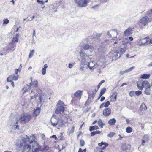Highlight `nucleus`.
Segmentation results:
<instances>
[{
  "label": "nucleus",
  "instance_id": "f257e3e1",
  "mask_svg": "<svg viewBox=\"0 0 152 152\" xmlns=\"http://www.w3.org/2000/svg\"><path fill=\"white\" fill-rule=\"evenodd\" d=\"M110 104V102L107 101L105 103H103L100 106L99 108L100 109L103 108L104 107L106 108L104 109L102 111V114L104 116H108L111 113V109L110 108H107Z\"/></svg>",
  "mask_w": 152,
  "mask_h": 152
},
{
  "label": "nucleus",
  "instance_id": "f03ea898",
  "mask_svg": "<svg viewBox=\"0 0 152 152\" xmlns=\"http://www.w3.org/2000/svg\"><path fill=\"white\" fill-rule=\"evenodd\" d=\"M31 147L28 144H25L24 145L22 142L18 144L17 146L16 149L18 151H21L22 152H29L31 151Z\"/></svg>",
  "mask_w": 152,
  "mask_h": 152
},
{
  "label": "nucleus",
  "instance_id": "7ed1b4c3",
  "mask_svg": "<svg viewBox=\"0 0 152 152\" xmlns=\"http://www.w3.org/2000/svg\"><path fill=\"white\" fill-rule=\"evenodd\" d=\"M137 86L139 90H142L143 88L151 87L149 83L147 80H139L136 82Z\"/></svg>",
  "mask_w": 152,
  "mask_h": 152
},
{
  "label": "nucleus",
  "instance_id": "20e7f679",
  "mask_svg": "<svg viewBox=\"0 0 152 152\" xmlns=\"http://www.w3.org/2000/svg\"><path fill=\"white\" fill-rule=\"evenodd\" d=\"M65 105L61 100L59 101L57 104V108L55 111V113L56 114H59L61 113H63L65 110Z\"/></svg>",
  "mask_w": 152,
  "mask_h": 152
},
{
  "label": "nucleus",
  "instance_id": "39448f33",
  "mask_svg": "<svg viewBox=\"0 0 152 152\" xmlns=\"http://www.w3.org/2000/svg\"><path fill=\"white\" fill-rule=\"evenodd\" d=\"M31 115L28 113H23L19 118L20 123L23 124L28 123L31 120Z\"/></svg>",
  "mask_w": 152,
  "mask_h": 152
},
{
  "label": "nucleus",
  "instance_id": "423d86ee",
  "mask_svg": "<svg viewBox=\"0 0 152 152\" xmlns=\"http://www.w3.org/2000/svg\"><path fill=\"white\" fill-rule=\"evenodd\" d=\"M98 145L102 148H100L99 147L96 148L94 150V152H104L102 150L105 149L106 147L108 146V144L106 142H101L99 143Z\"/></svg>",
  "mask_w": 152,
  "mask_h": 152
},
{
  "label": "nucleus",
  "instance_id": "0eeeda50",
  "mask_svg": "<svg viewBox=\"0 0 152 152\" xmlns=\"http://www.w3.org/2000/svg\"><path fill=\"white\" fill-rule=\"evenodd\" d=\"M41 150L42 148L40 145L37 141H35L32 145L33 152H38L41 151Z\"/></svg>",
  "mask_w": 152,
  "mask_h": 152
},
{
  "label": "nucleus",
  "instance_id": "6e6552de",
  "mask_svg": "<svg viewBox=\"0 0 152 152\" xmlns=\"http://www.w3.org/2000/svg\"><path fill=\"white\" fill-rule=\"evenodd\" d=\"M76 3L78 5V7H85L88 4L87 0H75Z\"/></svg>",
  "mask_w": 152,
  "mask_h": 152
},
{
  "label": "nucleus",
  "instance_id": "1a4fd4ad",
  "mask_svg": "<svg viewBox=\"0 0 152 152\" xmlns=\"http://www.w3.org/2000/svg\"><path fill=\"white\" fill-rule=\"evenodd\" d=\"M150 21L149 18L147 16L142 17L139 21L140 23L144 26L147 25Z\"/></svg>",
  "mask_w": 152,
  "mask_h": 152
},
{
  "label": "nucleus",
  "instance_id": "9d476101",
  "mask_svg": "<svg viewBox=\"0 0 152 152\" xmlns=\"http://www.w3.org/2000/svg\"><path fill=\"white\" fill-rule=\"evenodd\" d=\"M141 43L140 45H144L145 44H152V38L150 39L149 37H146L145 39L141 40Z\"/></svg>",
  "mask_w": 152,
  "mask_h": 152
},
{
  "label": "nucleus",
  "instance_id": "9b49d317",
  "mask_svg": "<svg viewBox=\"0 0 152 152\" xmlns=\"http://www.w3.org/2000/svg\"><path fill=\"white\" fill-rule=\"evenodd\" d=\"M26 139L27 141H28L30 144L34 142L36 139V137L35 134H32L30 136H28L27 135L26 136Z\"/></svg>",
  "mask_w": 152,
  "mask_h": 152
},
{
  "label": "nucleus",
  "instance_id": "f8f14e48",
  "mask_svg": "<svg viewBox=\"0 0 152 152\" xmlns=\"http://www.w3.org/2000/svg\"><path fill=\"white\" fill-rule=\"evenodd\" d=\"M82 95L83 91L80 90H77L74 94V96L79 100L80 99Z\"/></svg>",
  "mask_w": 152,
  "mask_h": 152
},
{
  "label": "nucleus",
  "instance_id": "ddd939ff",
  "mask_svg": "<svg viewBox=\"0 0 152 152\" xmlns=\"http://www.w3.org/2000/svg\"><path fill=\"white\" fill-rule=\"evenodd\" d=\"M19 77L18 75H15L12 74L9 76L7 79V81L8 82L11 81V80H17Z\"/></svg>",
  "mask_w": 152,
  "mask_h": 152
},
{
  "label": "nucleus",
  "instance_id": "4468645a",
  "mask_svg": "<svg viewBox=\"0 0 152 152\" xmlns=\"http://www.w3.org/2000/svg\"><path fill=\"white\" fill-rule=\"evenodd\" d=\"M149 139V137L148 134L144 135L141 140V145L143 146H144L145 142H148Z\"/></svg>",
  "mask_w": 152,
  "mask_h": 152
},
{
  "label": "nucleus",
  "instance_id": "2eb2a0df",
  "mask_svg": "<svg viewBox=\"0 0 152 152\" xmlns=\"http://www.w3.org/2000/svg\"><path fill=\"white\" fill-rule=\"evenodd\" d=\"M130 148L131 145L129 144L126 143L122 144L121 147V149L123 151H125L129 150Z\"/></svg>",
  "mask_w": 152,
  "mask_h": 152
},
{
  "label": "nucleus",
  "instance_id": "dca6fc26",
  "mask_svg": "<svg viewBox=\"0 0 152 152\" xmlns=\"http://www.w3.org/2000/svg\"><path fill=\"white\" fill-rule=\"evenodd\" d=\"M118 95V93L116 92H114L110 96V102H114L116 101L117 97Z\"/></svg>",
  "mask_w": 152,
  "mask_h": 152
},
{
  "label": "nucleus",
  "instance_id": "f3484780",
  "mask_svg": "<svg viewBox=\"0 0 152 152\" xmlns=\"http://www.w3.org/2000/svg\"><path fill=\"white\" fill-rule=\"evenodd\" d=\"M41 108H37L34 109L33 114V116L34 117V119H36V117L38 116L40 112Z\"/></svg>",
  "mask_w": 152,
  "mask_h": 152
},
{
  "label": "nucleus",
  "instance_id": "a211bd4d",
  "mask_svg": "<svg viewBox=\"0 0 152 152\" xmlns=\"http://www.w3.org/2000/svg\"><path fill=\"white\" fill-rule=\"evenodd\" d=\"M147 109V107L144 103H142L139 107V110L141 111H146Z\"/></svg>",
  "mask_w": 152,
  "mask_h": 152
},
{
  "label": "nucleus",
  "instance_id": "6ab92c4d",
  "mask_svg": "<svg viewBox=\"0 0 152 152\" xmlns=\"http://www.w3.org/2000/svg\"><path fill=\"white\" fill-rule=\"evenodd\" d=\"M31 82L30 83V87L32 86H33L35 87H37L38 85V82L37 80H34V81H32V78H31Z\"/></svg>",
  "mask_w": 152,
  "mask_h": 152
},
{
  "label": "nucleus",
  "instance_id": "aec40b11",
  "mask_svg": "<svg viewBox=\"0 0 152 152\" xmlns=\"http://www.w3.org/2000/svg\"><path fill=\"white\" fill-rule=\"evenodd\" d=\"M15 45L12 42L9 44L8 49L10 50L13 51L15 50Z\"/></svg>",
  "mask_w": 152,
  "mask_h": 152
},
{
  "label": "nucleus",
  "instance_id": "412c9836",
  "mask_svg": "<svg viewBox=\"0 0 152 152\" xmlns=\"http://www.w3.org/2000/svg\"><path fill=\"white\" fill-rule=\"evenodd\" d=\"M151 76L150 74H143L140 76V78L142 79H149Z\"/></svg>",
  "mask_w": 152,
  "mask_h": 152
},
{
  "label": "nucleus",
  "instance_id": "4be33fe9",
  "mask_svg": "<svg viewBox=\"0 0 152 152\" xmlns=\"http://www.w3.org/2000/svg\"><path fill=\"white\" fill-rule=\"evenodd\" d=\"M57 125H58L59 127V128H58V129H59L60 127H62L64 125V121L62 120H58Z\"/></svg>",
  "mask_w": 152,
  "mask_h": 152
},
{
  "label": "nucleus",
  "instance_id": "5701e85b",
  "mask_svg": "<svg viewBox=\"0 0 152 152\" xmlns=\"http://www.w3.org/2000/svg\"><path fill=\"white\" fill-rule=\"evenodd\" d=\"M19 34H17L15 37H14L12 39V42H17L19 40Z\"/></svg>",
  "mask_w": 152,
  "mask_h": 152
},
{
  "label": "nucleus",
  "instance_id": "b1692460",
  "mask_svg": "<svg viewBox=\"0 0 152 152\" xmlns=\"http://www.w3.org/2000/svg\"><path fill=\"white\" fill-rule=\"evenodd\" d=\"M116 122V120L115 118L110 119L108 121V124L110 126L114 125Z\"/></svg>",
  "mask_w": 152,
  "mask_h": 152
},
{
  "label": "nucleus",
  "instance_id": "393cba45",
  "mask_svg": "<svg viewBox=\"0 0 152 152\" xmlns=\"http://www.w3.org/2000/svg\"><path fill=\"white\" fill-rule=\"evenodd\" d=\"M130 28H128L124 31V34L126 35H130L132 34Z\"/></svg>",
  "mask_w": 152,
  "mask_h": 152
},
{
  "label": "nucleus",
  "instance_id": "a878e982",
  "mask_svg": "<svg viewBox=\"0 0 152 152\" xmlns=\"http://www.w3.org/2000/svg\"><path fill=\"white\" fill-rule=\"evenodd\" d=\"M98 124L99 126L101 128H103L104 126L105 125L104 123H103L102 120L100 119L99 120Z\"/></svg>",
  "mask_w": 152,
  "mask_h": 152
},
{
  "label": "nucleus",
  "instance_id": "bb28decb",
  "mask_svg": "<svg viewBox=\"0 0 152 152\" xmlns=\"http://www.w3.org/2000/svg\"><path fill=\"white\" fill-rule=\"evenodd\" d=\"M106 89L105 88H103L101 90L98 99H99L101 96L105 93Z\"/></svg>",
  "mask_w": 152,
  "mask_h": 152
},
{
  "label": "nucleus",
  "instance_id": "cd10ccee",
  "mask_svg": "<svg viewBox=\"0 0 152 152\" xmlns=\"http://www.w3.org/2000/svg\"><path fill=\"white\" fill-rule=\"evenodd\" d=\"M58 120L56 118H54L53 121H51V125L54 127L56 126L57 125Z\"/></svg>",
  "mask_w": 152,
  "mask_h": 152
},
{
  "label": "nucleus",
  "instance_id": "c85d7f7f",
  "mask_svg": "<svg viewBox=\"0 0 152 152\" xmlns=\"http://www.w3.org/2000/svg\"><path fill=\"white\" fill-rule=\"evenodd\" d=\"M151 87H147L145 88V90L144 93L145 94L147 95H149L150 94V91H151L150 88Z\"/></svg>",
  "mask_w": 152,
  "mask_h": 152
},
{
  "label": "nucleus",
  "instance_id": "c756f323",
  "mask_svg": "<svg viewBox=\"0 0 152 152\" xmlns=\"http://www.w3.org/2000/svg\"><path fill=\"white\" fill-rule=\"evenodd\" d=\"M83 49L85 50L89 49H92L93 48L92 46L89 45L88 44H86L84 45L83 46Z\"/></svg>",
  "mask_w": 152,
  "mask_h": 152
},
{
  "label": "nucleus",
  "instance_id": "7c9ffc66",
  "mask_svg": "<svg viewBox=\"0 0 152 152\" xmlns=\"http://www.w3.org/2000/svg\"><path fill=\"white\" fill-rule=\"evenodd\" d=\"M99 129V127L96 125L90 126L89 127V130L91 132Z\"/></svg>",
  "mask_w": 152,
  "mask_h": 152
},
{
  "label": "nucleus",
  "instance_id": "2f4dec72",
  "mask_svg": "<svg viewBox=\"0 0 152 152\" xmlns=\"http://www.w3.org/2000/svg\"><path fill=\"white\" fill-rule=\"evenodd\" d=\"M48 67L47 64H45L43 66V67L42 69V74L43 75H45L46 73V68Z\"/></svg>",
  "mask_w": 152,
  "mask_h": 152
},
{
  "label": "nucleus",
  "instance_id": "473e14b6",
  "mask_svg": "<svg viewBox=\"0 0 152 152\" xmlns=\"http://www.w3.org/2000/svg\"><path fill=\"white\" fill-rule=\"evenodd\" d=\"M132 130V129L131 127L129 126L127 127L126 129V132L128 133L131 132Z\"/></svg>",
  "mask_w": 152,
  "mask_h": 152
},
{
  "label": "nucleus",
  "instance_id": "72a5a7b5",
  "mask_svg": "<svg viewBox=\"0 0 152 152\" xmlns=\"http://www.w3.org/2000/svg\"><path fill=\"white\" fill-rule=\"evenodd\" d=\"M34 53V50H31V51H30L29 55V58H31L33 56Z\"/></svg>",
  "mask_w": 152,
  "mask_h": 152
},
{
  "label": "nucleus",
  "instance_id": "f704fd0d",
  "mask_svg": "<svg viewBox=\"0 0 152 152\" xmlns=\"http://www.w3.org/2000/svg\"><path fill=\"white\" fill-rule=\"evenodd\" d=\"M135 93L136 95L138 96L142 94V92L138 90L136 91Z\"/></svg>",
  "mask_w": 152,
  "mask_h": 152
},
{
  "label": "nucleus",
  "instance_id": "c9c22d12",
  "mask_svg": "<svg viewBox=\"0 0 152 152\" xmlns=\"http://www.w3.org/2000/svg\"><path fill=\"white\" fill-rule=\"evenodd\" d=\"M20 68V69H19H19H16L15 70V74L16 75H17L18 73V72L19 71L20 72V70H21V68L22 67V66H21V65L20 64V67H19Z\"/></svg>",
  "mask_w": 152,
  "mask_h": 152
},
{
  "label": "nucleus",
  "instance_id": "e433bc0d",
  "mask_svg": "<svg viewBox=\"0 0 152 152\" xmlns=\"http://www.w3.org/2000/svg\"><path fill=\"white\" fill-rule=\"evenodd\" d=\"M80 143L81 146H83L85 144V141L83 140H80Z\"/></svg>",
  "mask_w": 152,
  "mask_h": 152
},
{
  "label": "nucleus",
  "instance_id": "4c0bfd02",
  "mask_svg": "<svg viewBox=\"0 0 152 152\" xmlns=\"http://www.w3.org/2000/svg\"><path fill=\"white\" fill-rule=\"evenodd\" d=\"M115 134V133L111 132L108 134L107 136L109 137H113Z\"/></svg>",
  "mask_w": 152,
  "mask_h": 152
},
{
  "label": "nucleus",
  "instance_id": "58836bf2",
  "mask_svg": "<svg viewBox=\"0 0 152 152\" xmlns=\"http://www.w3.org/2000/svg\"><path fill=\"white\" fill-rule=\"evenodd\" d=\"M9 23V20L7 19H4L3 20V24H7Z\"/></svg>",
  "mask_w": 152,
  "mask_h": 152
},
{
  "label": "nucleus",
  "instance_id": "ea45409f",
  "mask_svg": "<svg viewBox=\"0 0 152 152\" xmlns=\"http://www.w3.org/2000/svg\"><path fill=\"white\" fill-rule=\"evenodd\" d=\"M135 92L133 91H130L129 94V96L131 97H132L134 96Z\"/></svg>",
  "mask_w": 152,
  "mask_h": 152
},
{
  "label": "nucleus",
  "instance_id": "a19ab883",
  "mask_svg": "<svg viewBox=\"0 0 152 152\" xmlns=\"http://www.w3.org/2000/svg\"><path fill=\"white\" fill-rule=\"evenodd\" d=\"M71 102L72 103H75L77 102V99H75V98H73L71 100Z\"/></svg>",
  "mask_w": 152,
  "mask_h": 152
},
{
  "label": "nucleus",
  "instance_id": "79ce46f5",
  "mask_svg": "<svg viewBox=\"0 0 152 152\" xmlns=\"http://www.w3.org/2000/svg\"><path fill=\"white\" fill-rule=\"evenodd\" d=\"M37 1L38 3L41 4H44V2L43 1H41V0H37Z\"/></svg>",
  "mask_w": 152,
  "mask_h": 152
},
{
  "label": "nucleus",
  "instance_id": "37998d69",
  "mask_svg": "<svg viewBox=\"0 0 152 152\" xmlns=\"http://www.w3.org/2000/svg\"><path fill=\"white\" fill-rule=\"evenodd\" d=\"M39 100L40 102L41 103L43 100V97L42 95H40L39 96Z\"/></svg>",
  "mask_w": 152,
  "mask_h": 152
},
{
  "label": "nucleus",
  "instance_id": "c03bdc74",
  "mask_svg": "<svg viewBox=\"0 0 152 152\" xmlns=\"http://www.w3.org/2000/svg\"><path fill=\"white\" fill-rule=\"evenodd\" d=\"M49 147L47 145V146H45L43 149L44 150H48L49 149Z\"/></svg>",
  "mask_w": 152,
  "mask_h": 152
},
{
  "label": "nucleus",
  "instance_id": "a18cd8bd",
  "mask_svg": "<svg viewBox=\"0 0 152 152\" xmlns=\"http://www.w3.org/2000/svg\"><path fill=\"white\" fill-rule=\"evenodd\" d=\"M90 62L88 63V66L89 67V69H94V67L93 66L91 67V66H90Z\"/></svg>",
  "mask_w": 152,
  "mask_h": 152
},
{
  "label": "nucleus",
  "instance_id": "49530a36",
  "mask_svg": "<svg viewBox=\"0 0 152 152\" xmlns=\"http://www.w3.org/2000/svg\"><path fill=\"white\" fill-rule=\"evenodd\" d=\"M111 32H112V34H113V33H115L116 34V35H117V33L116 32V31L115 30H112L111 31Z\"/></svg>",
  "mask_w": 152,
  "mask_h": 152
},
{
  "label": "nucleus",
  "instance_id": "de8ad7c7",
  "mask_svg": "<svg viewBox=\"0 0 152 152\" xmlns=\"http://www.w3.org/2000/svg\"><path fill=\"white\" fill-rule=\"evenodd\" d=\"M135 68V67L134 66H132V67H130V68H129L128 69V71H131L134 68Z\"/></svg>",
  "mask_w": 152,
  "mask_h": 152
},
{
  "label": "nucleus",
  "instance_id": "09e8293b",
  "mask_svg": "<svg viewBox=\"0 0 152 152\" xmlns=\"http://www.w3.org/2000/svg\"><path fill=\"white\" fill-rule=\"evenodd\" d=\"M91 135L92 136H94L96 135L95 132V131L92 132L91 133Z\"/></svg>",
  "mask_w": 152,
  "mask_h": 152
},
{
  "label": "nucleus",
  "instance_id": "8fccbe9b",
  "mask_svg": "<svg viewBox=\"0 0 152 152\" xmlns=\"http://www.w3.org/2000/svg\"><path fill=\"white\" fill-rule=\"evenodd\" d=\"M96 134H99L101 133V132L100 131L98 130L95 131Z\"/></svg>",
  "mask_w": 152,
  "mask_h": 152
},
{
  "label": "nucleus",
  "instance_id": "3c124183",
  "mask_svg": "<svg viewBox=\"0 0 152 152\" xmlns=\"http://www.w3.org/2000/svg\"><path fill=\"white\" fill-rule=\"evenodd\" d=\"M105 97L104 96L102 97L100 99V101L101 102L103 101L105 99Z\"/></svg>",
  "mask_w": 152,
  "mask_h": 152
},
{
  "label": "nucleus",
  "instance_id": "603ef678",
  "mask_svg": "<svg viewBox=\"0 0 152 152\" xmlns=\"http://www.w3.org/2000/svg\"><path fill=\"white\" fill-rule=\"evenodd\" d=\"M108 36L110 37L114 38V37H116V36H115V37L113 36L110 34H109V33H108Z\"/></svg>",
  "mask_w": 152,
  "mask_h": 152
},
{
  "label": "nucleus",
  "instance_id": "864d4df0",
  "mask_svg": "<svg viewBox=\"0 0 152 152\" xmlns=\"http://www.w3.org/2000/svg\"><path fill=\"white\" fill-rule=\"evenodd\" d=\"M73 66V65L71 64H69V68H72V67Z\"/></svg>",
  "mask_w": 152,
  "mask_h": 152
},
{
  "label": "nucleus",
  "instance_id": "5fc2aeb1",
  "mask_svg": "<svg viewBox=\"0 0 152 152\" xmlns=\"http://www.w3.org/2000/svg\"><path fill=\"white\" fill-rule=\"evenodd\" d=\"M151 13H152V10H149L147 12V14L149 15V14H150Z\"/></svg>",
  "mask_w": 152,
  "mask_h": 152
},
{
  "label": "nucleus",
  "instance_id": "6e6d98bb",
  "mask_svg": "<svg viewBox=\"0 0 152 152\" xmlns=\"http://www.w3.org/2000/svg\"><path fill=\"white\" fill-rule=\"evenodd\" d=\"M10 82L11 83V85L13 87L14 86V84L13 82L12 81V80H11V81H10Z\"/></svg>",
  "mask_w": 152,
  "mask_h": 152
},
{
  "label": "nucleus",
  "instance_id": "4d7b16f0",
  "mask_svg": "<svg viewBox=\"0 0 152 152\" xmlns=\"http://www.w3.org/2000/svg\"><path fill=\"white\" fill-rule=\"evenodd\" d=\"M105 81L104 80H102L99 83L101 85Z\"/></svg>",
  "mask_w": 152,
  "mask_h": 152
},
{
  "label": "nucleus",
  "instance_id": "13d9d810",
  "mask_svg": "<svg viewBox=\"0 0 152 152\" xmlns=\"http://www.w3.org/2000/svg\"><path fill=\"white\" fill-rule=\"evenodd\" d=\"M129 39L131 41H132L133 40V38L132 37H130L129 38Z\"/></svg>",
  "mask_w": 152,
  "mask_h": 152
},
{
  "label": "nucleus",
  "instance_id": "bf43d9fd",
  "mask_svg": "<svg viewBox=\"0 0 152 152\" xmlns=\"http://www.w3.org/2000/svg\"><path fill=\"white\" fill-rule=\"evenodd\" d=\"M15 128H16V129H19V126L18 125H15Z\"/></svg>",
  "mask_w": 152,
  "mask_h": 152
},
{
  "label": "nucleus",
  "instance_id": "052dcab7",
  "mask_svg": "<svg viewBox=\"0 0 152 152\" xmlns=\"http://www.w3.org/2000/svg\"><path fill=\"white\" fill-rule=\"evenodd\" d=\"M35 30L34 29L33 30V36H35Z\"/></svg>",
  "mask_w": 152,
  "mask_h": 152
},
{
  "label": "nucleus",
  "instance_id": "680f3d73",
  "mask_svg": "<svg viewBox=\"0 0 152 152\" xmlns=\"http://www.w3.org/2000/svg\"><path fill=\"white\" fill-rule=\"evenodd\" d=\"M101 85L99 83V84L97 85V88H98L97 90L99 88Z\"/></svg>",
  "mask_w": 152,
  "mask_h": 152
},
{
  "label": "nucleus",
  "instance_id": "e2e57ef3",
  "mask_svg": "<svg viewBox=\"0 0 152 152\" xmlns=\"http://www.w3.org/2000/svg\"><path fill=\"white\" fill-rule=\"evenodd\" d=\"M78 152H83L82 149L81 148H79Z\"/></svg>",
  "mask_w": 152,
  "mask_h": 152
},
{
  "label": "nucleus",
  "instance_id": "0e129e2a",
  "mask_svg": "<svg viewBox=\"0 0 152 152\" xmlns=\"http://www.w3.org/2000/svg\"><path fill=\"white\" fill-rule=\"evenodd\" d=\"M119 138L120 140H121L123 138L122 137H121V135L120 134L119 135Z\"/></svg>",
  "mask_w": 152,
  "mask_h": 152
},
{
  "label": "nucleus",
  "instance_id": "69168bd1",
  "mask_svg": "<svg viewBox=\"0 0 152 152\" xmlns=\"http://www.w3.org/2000/svg\"><path fill=\"white\" fill-rule=\"evenodd\" d=\"M97 122H98L97 121V120H95V121H94V122H93V123L92 124H94L95 123H96Z\"/></svg>",
  "mask_w": 152,
  "mask_h": 152
},
{
  "label": "nucleus",
  "instance_id": "338daca9",
  "mask_svg": "<svg viewBox=\"0 0 152 152\" xmlns=\"http://www.w3.org/2000/svg\"><path fill=\"white\" fill-rule=\"evenodd\" d=\"M72 130L73 132L74 130V126H73L72 128L71 129Z\"/></svg>",
  "mask_w": 152,
  "mask_h": 152
},
{
  "label": "nucleus",
  "instance_id": "774afa93",
  "mask_svg": "<svg viewBox=\"0 0 152 152\" xmlns=\"http://www.w3.org/2000/svg\"><path fill=\"white\" fill-rule=\"evenodd\" d=\"M126 85V83H124L122 84L121 85V86H122L125 85Z\"/></svg>",
  "mask_w": 152,
  "mask_h": 152
}]
</instances>
